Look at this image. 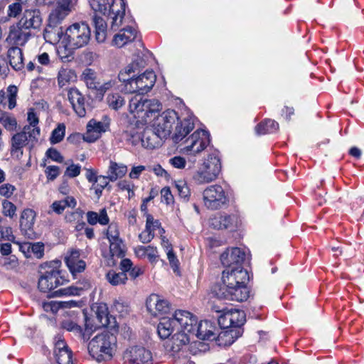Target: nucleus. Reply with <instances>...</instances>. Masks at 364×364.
Here are the masks:
<instances>
[{"label":"nucleus","mask_w":364,"mask_h":364,"mask_svg":"<svg viewBox=\"0 0 364 364\" xmlns=\"http://www.w3.org/2000/svg\"><path fill=\"white\" fill-rule=\"evenodd\" d=\"M245 252L238 247L227 249L220 255L224 267H238L223 272L222 282L212 289L213 294L219 299L242 302L249 297V290L245 285L249 279L248 272L240 265L245 259Z\"/></svg>","instance_id":"1"},{"label":"nucleus","mask_w":364,"mask_h":364,"mask_svg":"<svg viewBox=\"0 0 364 364\" xmlns=\"http://www.w3.org/2000/svg\"><path fill=\"white\" fill-rule=\"evenodd\" d=\"M117 333L105 331L95 336L88 343L90 355L98 362L111 359L117 349Z\"/></svg>","instance_id":"2"},{"label":"nucleus","mask_w":364,"mask_h":364,"mask_svg":"<svg viewBox=\"0 0 364 364\" xmlns=\"http://www.w3.org/2000/svg\"><path fill=\"white\" fill-rule=\"evenodd\" d=\"M161 104L156 100L145 99L134 96L129 101V110L137 119V122L146 124L156 113L161 111Z\"/></svg>","instance_id":"3"},{"label":"nucleus","mask_w":364,"mask_h":364,"mask_svg":"<svg viewBox=\"0 0 364 364\" xmlns=\"http://www.w3.org/2000/svg\"><path fill=\"white\" fill-rule=\"evenodd\" d=\"M91 31L85 22L75 23L68 27L64 40L70 49H78L87 45L90 40Z\"/></svg>","instance_id":"4"},{"label":"nucleus","mask_w":364,"mask_h":364,"mask_svg":"<svg viewBox=\"0 0 364 364\" xmlns=\"http://www.w3.org/2000/svg\"><path fill=\"white\" fill-rule=\"evenodd\" d=\"M204 205L211 210L227 208L230 203V197L225 189L220 185H211L203 191Z\"/></svg>","instance_id":"5"},{"label":"nucleus","mask_w":364,"mask_h":364,"mask_svg":"<svg viewBox=\"0 0 364 364\" xmlns=\"http://www.w3.org/2000/svg\"><path fill=\"white\" fill-rule=\"evenodd\" d=\"M220 171L221 164L219 158L210 155L194 173L193 179L197 184L208 183L218 178Z\"/></svg>","instance_id":"6"},{"label":"nucleus","mask_w":364,"mask_h":364,"mask_svg":"<svg viewBox=\"0 0 364 364\" xmlns=\"http://www.w3.org/2000/svg\"><path fill=\"white\" fill-rule=\"evenodd\" d=\"M174 110H167L159 115L153 124V129L161 139H166L171 133L173 126L178 121Z\"/></svg>","instance_id":"7"},{"label":"nucleus","mask_w":364,"mask_h":364,"mask_svg":"<svg viewBox=\"0 0 364 364\" xmlns=\"http://www.w3.org/2000/svg\"><path fill=\"white\" fill-rule=\"evenodd\" d=\"M81 78L88 89L96 90L97 97L100 100L102 99L105 93L114 85L112 80L101 84L97 79V73L91 68H85L82 73Z\"/></svg>","instance_id":"8"},{"label":"nucleus","mask_w":364,"mask_h":364,"mask_svg":"<svg viewBox=\"0 0 364 364\" xmlns=\"http://www.w3.org/2000/svg\"><path fill=\"white\" fill-rule=\"evenodd\" d=\"M67 280L61 275V272L52 269L46 271L38 279V287L41 291L48 292L60 285L64 284Z\"/></svg>","instance_id":"9"},{"label":"nucleus","mask_w":364,"mask_h":364,"mask_svg":"<svg viewBox=\"0 0 364 364\" xmlns=\"http://www.w3.org/2000/svg\"><path fill=\"white\" fill-rule=\"evenodd\" d=\"M218 322L223 329L238 328L245 323V314L244 311L232 309L221 314Z\"/></svg>","instance_id":"10"},{"label":"nucleus","mask_w":364,"mask_h":364,"mask_svg":"<svg viewBox=\"0 0 364 364\" xmlns=\"http://www.w3.org/2000/svg\"><path fill=\"white\" fill-rule=\"evenodd\" d=\"M176 320L177 331L193 334L198 323L196 317L191 312L183 310L175 311L173 316Z\"/></svg>","instance_id":"11"},{"label":"nucleus","mask_w":364,"mask_h":364,"mask_svg":"<svg viewBox=\"0 0 364 364\" xmlns=\"http://www.w3.org/2000/svg\"><path fill=\"white\" fill-rule=\"evenodd\" d=\"M209 142L208 134L204 130H197L194 132L188 139H186L185 149L187 151L196 154L207 146Z\"/></svg>","instance_id":"12"},{"label":"nucleus","mask_w":364,"mask_h":364,"mask_svg":"<svg viewBox=\"0 0 364 364\" xmlns=\"http://www.w3.org/2000/svg\"><path fill=\"white\" fill-rule=\"evenodd\" d=\"M124 357L131 364H153L151 352L141 346L132 347Z\"/></svg>","instance_id":"13"},{"label":"nucleus","mask_w":364,"mask_h":364,"mask_svg":"<svg viewBox=\"0 0 364 364\" xmlns=\"http://www.w3.org/2000/svg\"><path fill=\"white\" fill-rule=\"evenodd\" d=\"M38 4L50 5L56 3V7L52 11V19H60L67 16L73 9L72 0H37Z\"/></svg>","instance_id":"14"},{"label":"nucleus","mask_w":364,"mask_h":364,"mask_svg":"<svg viewBox=\"0 0 364 364\" xmlns=\"http://www.w3.org/2000/svg\"><path fill=\"white\" fill-rule=\"evenodd\" d=\"M146 304L148 311L154 316L167 314L171 309L169 302L156 294H152L149 296Z\"/></svg>","instance_id":"15"},{"label":"nucleus","mask_w":364,"mask_h":364,"mask_svg":"<svg viewBox=\"0 0 364 364\" xmlns=\"http://www.w3.org/2000/svg\"><path fill=\"white\" fill-rule=\"evenodd\" d=\"M66 16H63L60 19H55L53 21L52 13L50 14L48 18V23L43 31V37L46 41L50 43H55L58 42L63 34L61 28H58V25L65 19Z\"/></svg>","instance_id":"16"},{"label":"nucleus","mask_w":364,"mask_h":364,"mask_svg":"<svg viewBox=\"0 0 364 364\" xmlns=\"http://www.w3.org/2000/svg\"><path fill=\"white\" fill-rule=\"evenodd\" d=\"M85 329L82 328L70 319H66L61 322L60 326L68 331L75 332L79 333L84 341L90 339V336L93 333L92 327H90V320L85 314Z\"/></svg>","instance_id":"17"},{"label":"nucleus","mask_w":364,"mask_h":364,"mask_svg":"<svg viewBox=\"0 0 364 364\" xmlns=\"http://www.w3.org/2000/svg\"><path fill=\"white\" fill-rule=\"evenodd\" d=\"M68 97L75 113L80 117H85L86 114L85 100L82 94L77 88H71L68 92Z\"/></svg>","instance_id":"18"},{"label":"nucleus","mask_w":364,"mask_h":364,"mask_svg":"<svg viewBox=\"0 0 364 364\" xmlns=\"http://www.w3.org/2000/svg\"><path fill=\"white\" fill-rule=\"evenodd\" d=\"M237 218L235 215L218 214L209 220L210 225L214 229L223 230L235 227Z\"/></svg>","instance_id":"19"},{"label":"nucleus","mask_w":364,"mask_h":364,"mask_svg":"<svg viewBox=\"0 0 364 364\" xmlns=\"http://www.w3.org/2000/svg\"><path fill=\"white\" fill-rule=\"evenodd\" d=\"M41 23L42 18L38 10H26L18 25L25 29H38Z\"/></svg>","instance_id":"20"},{"label":"nucleus","mask_w":364,"mask_h":364,"mask_svg":"<svg viewBox=\"0 0 364 364\" xmlns=\"http://www.w3.org/2000/svg\"><path fill=\"white\" fill-rule=\"evenodd\" d=\"M216 327L208 321L197 323L193 335L201 340H215L216 338Z\"/></svg>","instance_id":"21"},{"label":"nucleus","mask_w":364,"mask_h":364,"mask_svg":"<svg viewBox=\"0 0 364 364\" xmlns=\"http://www.w3.org/2000/svg\"><path fill=\"white\" fill-rule=\"evenodd\" d=\"M96 318L99 323L105 327L107 331H113L114 333H117L118 326L114 317L109 316L106 309L99 308L96 312Z\"/></svg>","instance_id":"22"},{"label":"nucleus","mask_w":364,"mask_h":364,"mask_svg":"<svg viewBox=\"0 0 364 364\" xmlns=\"http://www.w3.org/2000/svg\"><path fill=\"white\" fill-rule=\"evenodd\" d=\"M189 341V336L187 333L177 331L168 341L167 347L171 352L177 353L179 352L183 346L188 344Z\"/></svg>","instance_id":"23"},{"label":"nucleus","mask_w":364,"mask_h":364,"mask_svg":"<svg viewBox=\"0 0 364 364\" xmlns=\"http://www.w3.org/2000/svg\"><path fill=\"white\" fill-rule=\"evenodd\" d=\"M136 78L138 82V87H139L140 95H144L153 87L155 84L156 77L153 71H146Z\"/></svg>","instance_id":"24"},{"label":"nucleus","mask_w":364,"mask_h":364,"mask_svg":"<svg viewBox=\"0 0 364 364\" xmlns=\"http://www.w3.org/2000/svg\"><path fill=\"white\" fill-rule=\"evenodd\" d=\"M241 336L239 329L226 328L221 331L215 340L219 346H230Z\"/></svg>","instance_id":"25"},{"label":"nucleus","mask_w":364,"mask_h":364,"mask_svg":"<svg viewBox=\"0 0 364 364\" xmlns=\"http://www.w3.org/2000/svg\"><path fill=\"white\" fill-rule=\"evenodd\" d=\"M136 36V31L132 27L128 26L124 28L114 36L113 43L118 47H122L128 42H131L135 39Z\"/></svg>","instance_id":"26"},{"label":"nucleus","mask_w":364,"mask_h":364,"mask_svg":"<svg viewBox=\"0 0 364 364\" xmlns=\"http://www.w3.org/2000/svg\"><path fill=\"white\" fill-rule=\"evenodd\" d=\"M176 320L173 318H166L164 317L161 319L157 331L159 336L162 338L165 339L168 338L174 331L176 328V325L175 324Z\"/></svg>","instance_id":"27"},{"label":"nucleus","mask_w":364,"mask_h":364,"mask_svg":"<svg viewBox=\"0 0 364 364\" xmlns=\"http://www.w3.org/2000/svg\"><path fill=\"white\" fill-rule=\"evenodd\" d=\"M175 132L172 136L175 143L181 141L189 132H191L194 126L189 121L184 120L182 122H176Z\"/></svg>","instance_id":"28"},{"label":"nucleus","mask_w":364,"mask_h":364,"mask_svg":"<svg viewBox=\"0 0 364 364\" xmlns=\"http://www.w3.org/2000/svg\"><path fill=\"white\" fill-rule=\"evenodd\" d=\"M109 252L112 257L122 258L125 255V245L123 241L117 237V234L109 236Z\"/></svg>","instance_id":"29"},{"label":"nucleus","mask_w":364,"mask_h":364,"mask_svg":"<svg viewBox=\"0 0 364 364\" xmlns=\"http://www.w3.org/2000/svg\"><path fill=\"white\" fill-rule=\"evenodd\" d=\"M164 139L159 137L156 132L153 130H146L141 137L142 145L148 149H154L161 146V141Z\"/></svg>","instance_id":"30"},{"label":"nucleus","mask_w":364,"mask_h":364,"mask_svg":"<svg viewBox=\"0 0 364 364\" xmlns=\"http://www.w3.org/2000/svg\"><path fill=\"white\" fill-rule=\"evenodd\" d=\"M8 58L11 66L16 70L23 68L22 50L18 47H11L8 50Z\"/></svg>","instance_id":"31"},{"label":"nucleus","mask_w":364,"mask_h":364,"mask_svg":"<svg viewBox=\"0 0 364 364\" xmlns=\"http://www.w3.org/2000/svg\"><path fill=\"white\" fill-rule=\"evenodd\" d=\"M127 171V168L125 165L117 164L114 161H110V164L107 171L109 180L110 181H115L119 178L124 176Z\"/></svg>","instance_id":"32"},{"label":"nucleus","mask_w":364,"mask_h":364,"mask_svg":"<svg viewBox=\"0 0 364 364\" xmlns=\"http://www.w3.org/2000/svg\"><path fill=\"white\" fill-rule=\"evenodd\" d=\"M22 28H23L19 25L11 27L8 38L17 45H23L25 43L29 35L28 33L23 32Z\"/></svg>","instance_id":"33"},{"label":"nucleus","mask_w":364,"mask_h":364,"mask_svg":"<svg viewBox=\"0 0 364 364\" xmlns=\"http://www.w3.org/2000/svg\"><path fill=\"white\" fill-rule=\"evenodd\" d=\"M87 223L91 225H96L97 223L105 225L108 224L109 221L105 208L100 210V214L94 211H88L87 213Z\"/></svg>","instance_id":"34"},{"label":"nucleus","mask_w":364,"mask_h":364,"mask_svg":"<svg viewBox=\"0 0 364 364\" xmlns=\"http://www.w3.org/2000/svg\"><path fill=\"white\" fill-rule=\"evenodd\" d=\"M93 23L95 28V38L98 42H103L106 38L107 23L100 16H95Z\"/></svg>","instance_id":"35"},{"label":"nucleus","mask_w":364,"mask_h":364,"mask_svg":"<svg viewBox=\"0 0 364 364\" xmlns=\"http://www.w3.org/2000/svg\"><path fill=\"white\" fill-rule=\"evenodd\" d=\"M75 199L73 197H67L64 200L53 202L50 208L57 214H61L66 207L75 208Z\"/></svg>","instance_id":"36"},{"label":"nucleus","mask_w":364,"mask_h":364,"mask_svg":"<svg viewBox=\"0 0 364 364\" xmlns=\"http://www.w3.org/2000/svg\"><path fill=\"white\" fill-rule=\"evenodd\" d=\"M279 127L277 122L272 119H266L259 123L256 127L255 131L258 135L265 134L276 131Z\"/></svg>","instance_id":"37"},{"label":"nucleus","mask_w":364,"mask_h":364,"mask_svg":"<svg viewBox=\"0 0 364 364\" xmlns=\"http://www.w3.org/2000/svg\"><path fill=\"white\" fill-rule=\"evenodd\" d=\"M107 280L112 286L124 284L127 280V274L124 272H116L114 270H109L105 276Z\"/></svg>","instance_id":"38"},{"label":"nucleus","mask_w":364,"mask_h":364,"mask_svg":"<svg viewBox=\"0 0 364 364\" xmlns=\"http://www.w3.org/2000/svg\"><path fill=\"white\" fill-rule=\"evenodd\" d=\"M76 75L75 72L70 69L61 68L58 75V82L60 87L65 86L70 81L75 80Z\"/></svg>","instance_id":"39"},{"label":"nucleus","mask_w":364,"mask_h":364,"mask_svg":"<svg viewBox=\"0 0 364 364\" xmlns=\"http://www.w3.org/2000/svg\"><path fill=\"white\" fill-rule=\"evenodd\" d=\"M107 102L110 108L117 110L124 105L125 100L119 93H112L108 95L107 97Z\"/></svg>","instance_id":"40"},{"label":"nucleus","mask_w":364,"mask_h":364,"mask_svg":"<svg viewBox=\"0 0 364 364\" xmlns=\"http://www.w3.org/2000/svg\"><path fill=\"white\" fill-rule=\"evenodd\" d=\"M35 218L34 212L31 209L24 210L21 215L20 225L25 229H30L33 224Z\"/></svg>","instance_id":"41"},{"label":"nucleus","mask_w":364,"mask_h":364,"mask_svg":"<svg viewBox=\"0 0 364 364\" xmlns=\"http://www.w3.org/2000/svg\"><path fill=\"white\" fill-rule=\"evenodd\" d=\"M65 132V126L64 124H59L58 127L52 132L50 138V141L52 144H55L60 142L64 136Z\"/></svg>","instance_id":"42"},{"label":"nucleus","mask_w":364,"mask_h":364,"mask_svg":"<svg viewBox=\"0 0 364 364\" xmlns=\"http://www.w3.org/2000/svg\"><path fill=\"white\" fill-rule=\"evenodd\" d=\"M126 3L124 0H113L109 6V13L113 15H125Z\"/></svg>","instance_id":"43"},{"label":"nucleus","mask_w":364,"mask_h":364,"mask_svg":"<svg viewBox=\"0 0 364 364\" xmlns=\"http://www.w3.org/2000/svg\"><path fill=\"white\" fill-rule=\"evenodd\" d=\"M24 247H26L28 252L33 253L36 258H41L43 255L44 246L42 243H26Z\"/></svg>","instance_id":"44"},{"label":"nucleus","mask_w":364,"mask_h":364,"mask_svg":"<svg viewBox=\"0 0 364 364\" xmlns=\"http://www.w3.org/2000/svg\"><path fill=\"white\" fill-rule=\"evenodd\" d=\"M21 132L24 133L25 136H28V139H29V140L32 141H36L40 135V129L37 126L26 125L23 127Z\"/></svg>","instance_id":"45"},{"label":"nucleus","mask_w":364,"mask_h":364,"mask_svg":"<svg viewBox=\"0 0 364 364\" xmlns=\"http://www.w3.org/2000/svg\"><path fill=\"white\" fill-rule=\"evenodd\" d=\"M55 355L58 364H73V354L70 349L63 351H57Z\"/></svg>","instance_id":"46"},{"label":"nucleus","mask_w":364,"mask_h":364,"mask_svg":"<svg viewBox=\"0 0 364 364\" xmlns=\"http://www.w3.org/2000/svg\"><path fill=\"white\" fill-rule=\"evenodd\" d=\"M175 187L177 189L180 197L187 201L191 196V192L186 183L183 181H178L176 182Z\"/></svg>","instance_id":"47"},{"label":"nucleus","mask_w":364,"mask_h":364,"mask_svg":"<svg viewBox=\"0 0 364 364\" xmlns=\"http://www.w3.org/2000/svg\"><path fill=\"white\" fill-rule=\"evenodd\" d=\"M108 0H90V5L95 11L105 14L107 11Z\"/></svg>","instance_id":"48"},{"label":"nucleus","mask_w":364,"mask_h":364,"mask_svg":"<svg viewBox=\"0 0 364 364\" xmlns=\"http://www.w3.org/2000/svg\"><path fill=\"white\" fill-rule=\"evenodd\" d=\"M8 100H9V109H12L16 105V96L18 88L15 85H9L7 87Z\"/></svg>","instance_id":"49"},{"label":"nucleus","mask_w":364,"mask_h":364,"mask_svg":"<svg viewBox=\"0 0 364 364\" xmlns=\"http://www.w3.org/2000/svg\"><path fill=\"white\" fill-rule=\"evenodd\" d=\"M109 125V122H97L95 120H90L87 124V128H92L94 132L100 133L105 132Z\"/></svg>","instance_id":"50"},{"label":"nucleus","mask_w":364,"mask_h":364,"mask_svg":"<svg viewBox=\"0 0 364 364\" xmlns=\"http://www.w3.org/2000/svg\"><path fill=\"white\" fill-rule=\"evenodd\" d=\"M28 136L24 133L18 132L14 134L11 138V146L23 147L26 145Z\"/></svg>","instance_id":"51"},{"label":"nucleus","mask_w":364,"mask_h":364,"mask_svg":"<svg viewBox=\"0 0 364 364\" xmlns=\"http://www.w3.org/2000/svg\"><path fill=\"white\" fill-rule=\"evenodd\" d=\"M124 90L129 93H138L136 96L140 95L139 87H138V82L136 78L132 77L126 84H124Z\"/></svg>","instance_id":"52"},{"label":"nucleus","mask_w":364,"mask_h":364,"mask_svg":"<svg viewBox=\"0 0 364 364\" xmlns=\"http://www.w3.org/2000/svg\"><path fill=\"white\" fill-rule=\"evenodd\" d=\"M3 210L2 213L5 216L13 218L16 213V207L11 202L4 200L2 202Z\"/></svg>","instance_id":"53"},{"label":"nucleus","mask_w":364,"mask_h":364,"mask_svg":"<svg viewBox=\"0 0 364 364\" xmlns=\"http://www.w3.org/2000/svg\"><path fill=\"white\" fill-rule=\"evenodd\" d=\"M80 252L78 250H71L68 255L65 258L67 266L70 264H75L77 261H80Z\"/></svg>","instance_id":"54"},{"label":"nucleus","mask_w":364,"mask_h":364,"mask_svg":"<svg viewBox=\"0 0 364 364\" xmlns=\"http://www.w3.org/2000/svg\"><path fill=\"white\" fill-rule=\"evenodd\" d=\"M177 215L181 220H184L187 223H191L194 220V215L188 213L187 208L184 207H181V208L177 209Z\"/></svg>","instance_id":"55"},{"label":"nucleus","mask_w":364,"mask_h":364,"mask_svg":"<svg viewBox=\"0 0 364 364\" xmlns=\"http://www.w3.org/2000/svg\"><path fill=\"white\" fill-rule=\"evenodd\" d=\"M86 264L83 260L77 261L75 264L68 266L71 274L75 277L77 273L83 272L85 269Z\"/></svg>","instance_id":"56"},{"label":"nucleus","mask_w":364,"mask_h":364,"mask_svg":"<svg viewBox=\"0 0 364 364\" xmlns=\"http://www.w3.org/2000/svg\"><path fill=\"white\" fill-rule=\"evenodd\" d=\"M20 1L14 3L9 6L8 15L10 17H16L22 11V6Z\"/></svg>","instance_id":"57"},{"label":"nucleus","mask_w":364,"mask_h":364,"mask_svg":"<svg viewBox=\"0 0 364 364\" xmlns=\"http://www.w3.org/2000/svg\"><path fill=\"white\" fill-rule=\"evenodd\" d=\"M1 124L4 128L9 131L14 130L17 126L16 119L11 117L9 114L6 117Z\"/></svg>","instance_id":"58"},{"label":"nucleus","mask_w":364,"mask_h":364,"mask_svg":"<svg viewBox=\"0 0 364 364\" xmlns=\"http://www.w3.org/2000/svg\"><path fill=\"white\" fill-rule=\"evenodd\" d=\"M15 190L14 186L10 183H4L0 186V195L6 198H10Z\"/></svg>","instance_id":"59"},{"label":"nucleus","mask_w":364,"mask_h":364,"mask_svg":"<svg viewBox=\"0 0 364 364\" xmlns=\"http://www.w3.org/2000/svg\"><path fill=\"white\" fill-rule=\"evenodd\" d=\"M46 156L54 161L61 163L63 161V156L55 148H50L46 151Z\"/></svg>","instance_id":"60"},{"label":"nucleus","mask_w":364,"mask_h":364,"mask_svg":"<svg viewBox=\"0 0 364 364\" xmlns=\"http://www.w3.org/2000/svg\"><path fill=\"white\" fill-rule=\"evenodd\" d=\"M82 211L80 210H76L70 213H67L65 215V220L68 223H72L74 221H78L82 218Z\"/></svg>","instance_id":"61"},{"label":"nucleus","mask_w":364,"mask_h":364,"mask_svg":"<svg viewBox=\"0 0 364 364\" xmlns=\"http://www.w3.org/2000/svg\"><path fill=\"white\" fill-rule=\"evenodd\" d=\"M161 201L164 202L166 205H169L173 202V196L171 194V190L168 187H164L161 191Z\"/></svg>","instance_id":"62"},{"label":"nucleus","mask_w":364,"mask_h":364,"mask_svg":"<svg viewBox=\"0 0 364 364\" xmlns=\"http://www.w3.org/2000/svg\"><path fill=\"white\" fill-rule=\"evenodd\" d=\"M80 173V166L75 164H71L69 166L65 172V175L70 178H75Z\"/></svg>","instance_id":"63"},{"label":"nucleus","mask_w":364,"mask_h":364,"mask_svg":"<svg viewBox=\"0 0 364 364\" xmlns=\"http://www.w3.org/2000/svg\"><path fill=\"white\" fill-rule=\"evenodd\" d=\"M46 172L48 179L54 180L59 175L60 168L57 166H49L46 168Z\"/></svg>","instance_id":"64"}]
</instances>
